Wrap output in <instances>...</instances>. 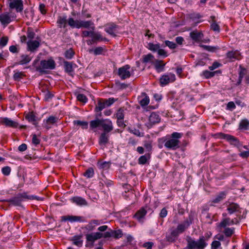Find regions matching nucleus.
Here are the masks:
<instances>
[{
	"instance_id": "nucleus-1",
	"label": "nucleus",
	"mask_w": 249,
	"mask_h": 249,
	"mask_svg": "<svg viewBox=\"0 0 249 249\" xmlns=\"http://www.w3.org/2000/svg\"><path fill=\"white\" fill-rule=\"evenodd\" d=\"M90 128L91 129L96 128L99 126H101L104 132L103 133H109L113 129L112 122L109 119H97L90 122Z\"/></svg>"
},
{
	"instance_id": "nucleus-2",
	"label": "nucleus",
	"mask_w": 249,
	"mask_h": 249,
	"mask_svg": "<svg viewBox=\"0 0 249 249\" xmlns=\"http://www.w3.org/2000/svg\"><path fill=\"white\" fill-rule=\"evenodd\" d=\"M26 199L43 200V198L36 196L28 195L27 193L24 192L18 194L14 197L8 200L7 201L15 206H21V202Z\"/></svg>"
},
{
	"instance_id": "nucleus-3",
	"label": "nucleus",
	"mask_w": 249,
	"mask_h": 249,
	"mask_svg": "<svg viewBox=\"0 0 249 249\" xmlns=\"http://www.w3.org/2000/svg\"><path fill=\"white\" fill-rule=\"evenodd\" d=\"M182 136V134L178 132H174L171 134V138L165 141L164 146L170 149L176 150L179 147V141L180 139Z\"/></svg>"
},
{
	"instance_id": "nucleus-4",
	"label": "nucleus",
	"mask_w": 249,
	"mask_h": 249,
	"mask_svg": "<svg viewBox=\"0 0 249 249\" xmlns=\"http://www.w3.org/2000/svg\"><path fill=\"white\" fill-rule=\"evenodd\" d=\"M205 241L204 236H201L197 241L188 237L187 239V246L184 249H203L207 245Z\"/></svg>"
},
{
	"instance_id": "nucleus-5",
	"label": "nucleus",
	"mask_w": 249,
	"mask_h": 249,
	"mask_svg": "<svg viewBox=\"0 0 249 249\" xmlns=\"http://www.w3.org/2000/svg\"><path fill=\"white\" fill-rule=\"evenodd\" d=\"M55 67V63L54 61L50 58L48 60H43L40 61V66L36 68V71L40 72H43V70L50 69L53 70Z\"/></svg>"
},
{
	"instance_id": "nucleus-6",
	"label": "nucleus",
	"mask_w": 249,
	"mask_h": 249,
	"mask_svg": "<svg viewBox=\"0 0 249 249\" xmlns=\"http://www.w3.org/2000/svg\"><path fill=\"white\" fill-rule=\"evenodd\" d=\"M195 213L191 212L188 218L181 224H179L178 227V230L181 233L183 232L189 226L192 224L195 217Z\"/></svg>"
},
{
	"instance_id": "nucleus-7",
	"label": "nucleus",
	"mask_w": 249,
	"mask_h": 249,
	"mask_svg": "<svg viewBox=\"0 0 249 249\" xmlns=\"http://www.w3.org/2000/svg\"><path fill=\"white\" fill-rule=\"evenodd\" d=\"M219 138L226 139L227 141L230 142L231 144L234 145L238 148H240L242 146L240 142L235 137L223 133H219Z\"/></svg>"
},
{
	"instance_id": "nucleus-8",
	"label": "nucleus",
	"mask_w": 249,
	"mask_h": 249,
	"mask_svg": "<svg viewBox=\"0 0 249 249\" xmlns=\"http://www.w3.org/2000/svg\"><path fill=\"white\" fill-rule=\"evenodd\" d=\"M130 67L128 65H126L118 69V75L122 79H125L130 77L131 72L129 71Z\"/></svg>"
},
{
	"instance_id": "nucleus-9",
	"label": "nucleus",
	"mask_w": 249,
	"mask_h": 249,
	"mask_svg": "<svg viewBox=\"0 0 249 249\" xmlns=\"http://www.w3.org/2000/svg\"><path fill=\"white\" fill-rule=\"evenodd\" d=\"M176 80V76L172 73H169L162 75L160 78V83L162 86H165Z\"/></svg>"
},
{
	"instance_id": "nucleus-10",
	"label": "nucleus",
	"mask_w": 249,
	"mask_h": 249,
	"mask_svg": "<svg viewBox=\"0 0 249 249\" xmlns=\"http://www.w3.org/2000/svg\"><path fill=\"white\" fill-rule=\"evenodd\" d=\"M160 120L159 115L155 112H152L149 117V122L145 124V125L148 128H151L153 125L159 123Z\"/></svg>"
},
{
	"instance_id": "nucleus-11",
	"label": "nucleus",
	"mask_w": 249,
	"mask_h": 249,
	"mask_svg": "<svg viewBox=\"0 0 249 249\" xmlns=\"http://www.w3.org/2000/svg\"><path fill=\"white\" fill-rule=\"evenodd\" d=\"M15 18V16L14 15L5 13L0 15V21L3 25H7L12 20L11 18Z\"/></svg>"
},
{
	"instance_id": "nucleus-12",
	"label": "nucleus",
	"mask_w": 249,
	"mask_h": 249,
	"mask_svg": "<svg viewBox=\"0 0 249 249\" xmlns=\"http://www.w3.org/2000/svg\"><path fill=\"white\" fill-rule=\"evenodd\" d=\"M11 9L16 8L17 12H20L23 10V5L21 0H14L9 3Z\"/></svg>"
},
{
	"instance_id": "nucleus-13",
	"label": "nucleus",
	"mask_w": 249,
	"mask_h": 249,
	"mask_svg": "<svg viewBox=\"0 0 249 249\" xmlns=\"http://www.w3.org/2000/svg\"><path fill=\"white\" fill-rule=\"evenodd\" d=\"M58 120V118L53 116H50L46 120L44 121V126L47 129L51 128V126L57 123Z\"/></svg>"
},
{
	"instance_id": "nucleus-14",
	"label": "nucleus",
	"mask_w": 249,
	"mask_h": 249,
	"mask_svg": "<svg viewBox=\"0 0 249 249\" xmlns=\"http://www.w3.org/2000/svg\"><path fill=\"white\" fill-rule=\"evenodd\" d=\"M225 204L227 207V211L230 214L238 212L239 210V206L236 203L227 201Z\"/></svg>"
},
{
	"instance_id": "nucleus-15",
	"label": "nucleus",
	"mask_w": 249,
	"mask_h": 249,
	"mask_svg": "<svg viewBox=\"0 0 249 249\" xmlns=\"http://www.w3.org/2000/svg\"><path fill=\"white\" fill-rule=\"evenodd\" d=\"M117 28L118 27L114 23H110L106 25L105 31L112 36H116Z\"/></svg>"
},
{
	"instance_id": "nucleus-16",
	"label": "nucleus",
	"mask_w": 249,
	"mask_h": 249,
	"mask_svg": "<svg viewBox=\"0 0 249 249\" xmlns=\"http://www.w3.org/2000/svg\"><path fill=\"white\" fill-rule=\"evenodd\" d=\"M27 49L31 52L36 51L40 46V43L37 40H29L27 42Z\"/></svg>"
},
{
	"instance_id": "nucleus-17",
	"label": "nucleus",
	"mask_w": 249,
	"mask_h": 249,
	"mask_svg": "<svg viewBox=\"0 0 249 249\" xmlns=\"http://www.w3.org/2000/svg\"><path fill=\"white\" fill-rule=\"evenodd\" d=\"M102 235V233L98 232L91 233L86 235V239L88 241L93 243L95 240L101 238Z\"/></svg>"
},
{
	"instance_id": "nucleus-18",
	"label": "nucleus",
	"mask_w": 249,
	"mask_h": 249,
	"mask_svg": "<svg viewBox=\"0 0 249 249\" xmlns=\"http://www.w3.org/2000/svg\"><path fill=\"white\" fill-rule=\"evenodd\" d=\"M1 124L7 126L17 127L18 126V123L8 118H3L1 120Z\"/></svg>"
},
{
	"instance_id": "nucleus-19",
	"label": "nucleus",
	"mask_w": 249,
	"mask_h": 249,
	"mask_svg": "<svg viewBox=\"0 0 249 249\" xmlns=\"http://www.w3.org/2000/svg\"><path fill=\"white\" fill-rule=\"evenodd\" d=\"M234 224L233 219L231 220L229 217L222 218L220 223L219 224V227L225 228L228 226H230Z\"/></svg>"
},
{
	"instance_id": "nucleus-20",
	"label": "nucleus",
	"mask_w": 249,
	"mask_h": 249,
	"mask_svg": "<svg viewBox=\"0 0 249 249\" xmlns=\"http://www.w3.org/2000/svg\"><path fill=\"white\" fill-rule=\"evenodd\" d=\"M71 200L73 203L80 206H86L88 204L87 201L84 198L80 196L73 197L71 198Z\"/></svg>"
},
{
	"instance_id": "nucleus-21",
	"label": "nucleus",
	"mask_w": 249,
	"mask_h": 249,
	"mask_svg": "<svg viewBox=\"0 0 249 249\" xmlns=\"http://www.w3.org/2000/svg\"><path fill=\"white\" fill-rule=\"evenodd\" d=\"M191 38L196 42H199L203 38V34L197 31H193L190 33Z\"/></svg>"
},
{
	"instance_id": "nucleus-22",
	"label": "nucleus",
	"mask_w": 249,
	"mask_h": 249,
	"mask_svg": "<svg viewBox=\"0 0 249 249\" xmlns=\"http://www.w3.org/2000/svg\"><path fill=\"white\" fill-rule=\"evenodd\" d=\"M107 106L105 101H102L101 99L99 100L97 105H96L95 108V110L97 112H100L98 116H97V117H100L101 116V111L105 108Z\"/></svg>"
},
{
	"instance_id": "nucleus-23",
	"label": "nucleus",
	"mask_w": 249,
	"mask_h": 249,
	"mask_svg": "<svg viewBox=\"0 0 249 249\" xmlns=\"http://www.w3.org/2000/svg\"><path fill=\"white\" fill-rule=\"evenodd\" d=\"M227 57L233 61L240 59V53L237 51L229 52L227 53Z\"/></svg>"
},
{
	"instance_id": "nucleus-24",
	"label": "nucleus",
	"mask_w": 249,
	"mask_h": 249,
	"mask_svg": "<svg viewBox=\"0 0 249 249\" xmlns=\"http://www.w3.org/2000/svg\"><path fill=\"white\" fill-rule=\"evenodd\" d=\"M77 28H80L82 27L89 29L91 26L93 25V23L91 21H83L79 20Z\"/></svg>"
},
{
	"instance_id": "nucleus-25",
	"label": "nucleus",
	"mask_w": 249,
	"mask_h": 249,
	"mask_svg": "<svg viewBox=\"0 0 249 249\" xmlns=\"http://www.w3.org/2000/svg\"><path fill=\"white\" fill-rule=\"evenodd\" d=\"M240 71L239 73V77L238 81L237 82L238 85L240 84V83H241L242 79L243 78H245L246 75H248L249 74L248 71L246 69L242 68L241 66H240Z\"/></svg>"
},
{
	"instance_id": "nucleus-26",
	"label": "nucleus",
	"mask_w": 249,
	"mask_h": 249,
	"mask_svg": "<svg viewBox=\"0 0 249 249\" xmlns=\"http://www.w3.org/2000/svg\"><path fill=\"white\" fill-rule=\"evenodd\" d=\"M107 133H102L99 138V143L100 145H105L108 141Z\"/></svg>"
},
{
	"instance_id": "nucleus-27",
	"label": "nucleus",
	"mask_w": 249,
	"mask_h": 249,
	"mask_svg": "<svg viewBox=\"0 0 249 249\" xmlns=\"http://www.w3.org/2000/svg\"><path fill=\"white\" fill-rule=\"evenodd\" d=\"M155 69L158 71H162L164 69V67L165 64L163 63L161 60H156L154 63Z\"/></svg>"
},
{
	"instance_id": "nucleus-28",
	"label": "nucleus",
	"mask_w": 249,
	"mask_h": 249,
	"mask_svg": "<svg viewBox=\"0 0 249 249\" xmlns=\"http://www.w3.org/2000/svg\"><path fill=\"white\" fill-rule=\"evenodd\" d=\"M146 213V211L144 208H142L135 214V217L139 221H141V219L145 216Z\"/></svg>"
},
{
	"instance_id": "nucleus-29",
	"label": "nucleus",
	"mask_w": 249,
	"mask_h": 249,
	"mask_svg": "<svg viewBox=\"0 0 249 249\" xmlns=\"http://www.w3.org/2000/svg\"><path fill=\"white\" fill-rule=\"evenodd\" d=\"M97 166L100 169L102 170H107L109 168L110 166V162L105 161L103 162H98L97 163Z\"/></svg>"
},
{
	"instance_id": "nucleus-30",
	"label": "nucleus",
	"mask_w": 249,
	"mask_h": 249,
	"mask_svg": "<svg viewBox=\"0 0 249 249\" xmlns=\"http://www.w3.org/2000/svg\"><path fill=\"white\" fill-rule=\"evenodd\" d=\"M25 118L29 122H32L34 125L37 126V123L36 122V117L33 113L28 114Z\"/></svg>"
},
{
	"instance_id": "nucleus-31",
	"label": "nucleus",
	"mask_w": 249,
	"mask_h": 249,
	"mask_svg": "<svg viewBox=\"0 0 249 249\" xmlns=\"http://www.w3.org/2000/svg\"><path fill=\"white\" fill-rule=\"evenodd\" d=\"M142 97L143 98L140 101V104L142 106H145L147 105L149 103V99L148 97L146 95V93L142 92L141 95Z\"/></svg>"
},
{
	"instance_id": "nucleus-32",
	"label": "nucleus",
	"mask_w": 249,
	"mask_h": 249,
	"mask_svg": "<svg viewBox=\"0 0 249 249\" xmlns=\"http://www.w3.org/2000/svg\"><path fill=\"white\" fill-rule=\"evenodd\" d=\"M81 235L74 236L71 239L73 244L78 247H81L82 245V240H81Z\"/></svg>"
},
{
	"instance_id": "nucleus-33",
	"label": "nucleus",
	"mask_w": 249,
	"mask_h": 249,
	"mask_svg": "<svg viewBox=\"0 0 249 249\" xmlns=\"http://www.w3.org/2000/svg\"><path fill=\"white\" fill-rule=\"evenodd\" d=\"M57 22L59 24L60 27H66L67 22V17H59L58 18Z\"/></svg>"
},
{
	"instance_id": "nucleus-34",
	"label": "nucleus",
	"mask_w": 249,
	"mask_h": 249,
	"mask_svg": "<svg viewBox=\"0 0 249 249\" xmlns=\"http://www.w3.org/2000/svg\"><path fill=\"white\" fill-rule=\"evenodd\" d=\"M64 65L65 71L67 72L70 73L72 72L73 68L72 63L65 61L64 62Z\"/></svg>"
},
{
	"instance_id": "nucleus-35",
	"label": "nucleus",
	"mask_w": 249,
	"mask_h": 249,
	"mask_svg": "<svg viewBox=\"0 0 249 249\" xmlns=\"http://www.w3.org/2000/svg\"><path fill=\"white\" fill-rule=\"evenodd\" d=\"M21 60L18 62L19 64L23 65L28 63L31 60V58L27 55L23 54L21 56Z\"/></svg>"
},
{
	"instance_id": "nucleus-36",
	"label": "nucleus",
	"mask_w": 249,
	"mask_h": 249,
	"mask_svg": "<svg viewBox=\"0 0 249 249\" xmlns=\"http://www.w3.org/2000/svg\"><path fill=\"white\" fill-rule=\"evenodd\" d=\"M79 20H74L73 18H69L68 20V23L69 25H70L72 28H76L78 27V24Z\"/></svg>"
},
{
	"instance_id": "nucleus-37",
	"label": "nucleus",
	"mask_w": 249,
	"mask_h": 249,
	"mask_svg": "<svg viewBox=\"0 0 249 249\" xmlns=\"http://www.w3.org/2000/svg\"><path fill=\"white\" fill-rule=\"evenodd\" d=\"M73 124L81 126L83 129H87L88 127V123L86 121H74Z\"/></svg>"
},
{
	"instance_id": "nucleus-38",
	"label": "nucleus",
	"mask_w": 249,
	"mask_h": 249,
	"mask_svg": "<svg viewBox=\"0 0 249 249\" xmlns=\"http://www.w3.org/2000/svg\"><path fill=\"white\" fill-rule=\"evenodd\" d=\"M84 175L88 178H92L94 175L93 169L91 167L88 168L84 173Z\"/></svg>"
},
{
	"instance_id": "nucleus-39",
	"label": "nucleus",
	"mask_w": 249,
	"mask_h": 249,
	"mask_svg": "<svg viewBox=\"0 0 249 249\" xmlns=\"http://www.w3.org/2000/svg\"><path fill=\"white\" fill-rule=\"evenodd\" d=\"M217 71H205L203 72V75L206 78H209L213 77L216 73H217Z\"/></svg>"
},
{
	"instance_id": "nucleus-40",
	"label": "nucleus",
	"mask_w": 249,
	"mask_h": 249,
	"mask_svg": "<svg viewBox=\"0 0 249 249\" xmlns=\"http://www.w3.org/2000/svg\"><path fill=\"white\" fill-rule=\"evenodd\" d=\"M113 237L115 238L118 239L121 238L123 235V232L121 230L112 231Z\"/></svg>"
},
{
	"instance_id": "nucleus-41",
	"label": "nucleus",
	"mask_w": 249,
	"mask_h": 249,
	"mask_svg": "<svg viewBox=\"0 0 249 249\" xmlns=\"http://www.w3.org/2000/svg\"><path fill=\"white\" fill-rule=\"evenodd\" d=\"M149 159V155H143L141 156L139 159V163L141 164H145L147 160Z\"/></svg>"
},
{
	"instance_id": "nucleus-42",
	"label": "nucleus",
	"mask_w": 249,
	"mask_h": 249,
	"mask_svg": "<svg viewBox=\"0 0 249 249\" xmlns=\"http://www.w3.org/2000/svg\"><path fill=\"white\" fill-rule=\"evenodd\" d=\"M159 48H160L159 44H154L151 43L148 44V48L152 51L156 52L158 51Z\"/></svg>"
},
{
	"instance_id": "nucleus-43",
	"label": "nucleus",
	"mask_w": 249,
	"mask_h": 249,
	"mask_svg": "<svg viewBox=\"0 0 249 249\" xmlns=\"http://www.w3.org/2000/svg\"><path fill=\"white\" fill-rule=\"evenodd\" d=\"M154 58V56L149 53L147 55H144L143 56V60L142 62L143 63H147L150 62L151 60H152Z\"/></svg>"
},
{
	"instance_id": "nucleus-44",
	"label": "nucleus",
	"mask_w": 249,
	"mask_h": 249,
	"mask_svg": "<svg viewBox=\"0 0 249 249\" xmlns=\"http://www.w3.org/2000/svg\"><path fill=\"white\" fill-rule=\"evenodd\" d=\"M225 230L223 231V232L225 233V235L228 237L231 236L233 233V228H225Z\"/></svg>"
},
{
	"instance_id": "nucleus-45",
	"label": "nucleus",
	"mask_w": 249,
	"mask_h": 249,
	"mask_svg": "<svg viewBox=\"0 0 249 249\" xmlns=\"http://www.w3.org/2000/svg\"><path fill=\"white\" fill-rule=\"evenodd\" d=\"M74 52L71 49H69L68 50H67L65 53V56L67 59H71L73 55H74Z\"/></svg>"
},
{
	"instance_id": "nucleus-46",
	"label": "nucleus",
	"mask_w": 249,
	"mask_h": 249,
	"mask_svg": "<svg viewBox=\"0 0 249 249\" xmlns=\"http://www.w3.org/2000/svg\"><path fill=\"white\" fill-rule=\"evenodd\" d=\"M77 99L78 101L84 103H86L88 100L86 96L83 94H78L77 95Z\"/></svg>"
},
{
	"instance_id": "nucleus-47",
	"label": "nucleus",
	"mask_w": 249,
	"mask_h": 249,
	"mask_svg": "<svg viewBox=\"0 0 249 249\" xmlns=\"http://www.w3.org/2000/svg\"><path fill=\"white\" fill-rule=\"evenodd\" d=\"M165 44L166 46H168L171 49H175L177 47V45L175 43L169 40H166L165 41Z\"/></svg>"
},
{
	"instance_id": "nucleus-48",
	"label": "nucleus",
	"mask_w": 249,
	"mask_h": 249,
	"mask_svg": "<svg viewBox=\"0 0 249 249\" xmlns=\"http://www.w3.org/2000/svg\"><path fill=\"white\" fill-rule=\"evenodd\" d=\"M23 76L24 74L23 72H17L14 74L13 78L15 80L19 81Z\"/></svg>"
},
{
	"instance_id": "nucleus-49",
	"label": "nucleus",
	"mask_w": 249,
	"mask_h": 249,
	"mask_svg": "<svg viewBox=\"0 0 249 249\" xmlns=\"http://www.w3.org/2000/svg\"><path fill=\"white\" fill-rule=\"evenodd\" d=\"M69 221L71 222L80 221L82 217L78 216L68 215Z\"/></svg>"
},
{
	"instance_id": "nucleus-50",
	"label": "nucleus",
	"mask_w": 249,
	"mask_h": 249,
	"mask_svg": "<svg viewBox=\"0 0 249 249\" xmlns=\"http://www.w3.org/2000/svg\"><path fill=\"white\" fill-rule=\"evenodd\" d=\"M53 96V94L50 91L47 90L44 94V99L46 101H49Z\"/></svg>"
},
{
	"instance_id": "nucleus-51",
	"label": "nucleus",
	"mask_w": 249,
	"mask_h": 249,
	"mask_svg": "<svg viewBox=\"0 0 249 249\" xmlns=\"http://www.w3.org/2000/svg\"><path fill=\"white\" fill-rule=\"evenodd\" d=\"M105 39L106 38H103L101 35L99 33L97 32L95 33L93 37H92V40H103Z\"/></svg>"
},
{
	"instance_id": "nucleus-52",
	"label": "nucleus",
	"mask_w": 249,
	"mask_h": 249,
	"mask_svg": "<svg viewBox=\"0 0 249 249\" xmlns=\"http://www.w3.org/2000/svg\"><path fill=\"white\" fill-rule=\"evenodd\" d=\"M249 124V122L246 120H242L240 123V127L241 128L247 129Z\"/></svg>"
},
{
	"instance_id": "nucleus-53",
	"label": "nucleus",
	"mask_w": 249,
	"mask_h": 249,
	"mask_svg": "<svg viewBox=\"0 0 249 249\" xmlns=\"http://www.w3.org/2000/svg\"><path fill=\"white\" fill-rule=\"evenodd\" d=\"M103 48L102 47H98L96 48L94 50H90L89 52H91L92 51H93L95 55H99L102 53L103 51Z\"/></svg>"
},
{
	"instance_id": "nucleus-54",
	"label": "nucleus",
	"mask_w": 249,
	"mask_h": 249,
	"mask_svg": "<svg viewBox=\"0 0 249 249\" xmlns=\"http://www.w3.org/2000/svg\"><path fill=\"white\" fill-rule=\"evenodd\" d=\"M200 46L204 49L205 50L209 52H213L216 51V48L215 47H212L207 45H200Z\"/></svg>"
},
{
	"instance_id": "nucleus-55",
	"label": "nucleus",
	"mask_w": 249,
	"mask_h": 249,
	"mask_svg": "<svg viewBox=\"0 0 249 249\" xmlns=\"http://www.w3.org/2000/svg\"><path fill=\"white\" fill-rule=\"evenodd\" d=\"M116 117L118 120H123L124 118V114L123 112V110L121 109H119L117 113H116Z\"/></svg>"
},
{
	"instance_id": "nucleus-56",
	"label": "nucleus",
	"mask_w": 249,
	"mask_h": 249,
	"mask_svg": "<svg viewBox=\"0 0 249 249\" xmlns=\"http://www.w3.org/2000/svg\"><path fill=\"white\" fill-rule=\"evenodd\" d=\"M10 172L11 168L9 166H5L2 168V172L5 176L9 175L10 173Z\"/></svg>"
},
{
	"instance_id": "nucleus-57",
	"label": "nucleus",
	"mask_w": 249,
	"mask_h": 249,
	"mask_svg": "<svg viewBox=\"0 0 249 249\" xmlns=\"http://www.w3.org/2000/svg\"><path fill=\"white\" fill-rule=\"evenodd\" d=\"M8 40V38L7 36L2 37L0 40V44L1 47H4L6 45Z\"/></svg>"
},
{
	"instance_id": "nucleus-58",
	"label": "nucleus",
	"mask_w": 249,
	"mask_h": 249,
	"mask_svg": "<svg viewBox=\"0 0 249 249\" xmlns=\"http://www.w3.org/2000/svg\"><path fill=\"white\" fill-rule=\"evenodd\" d=\"M235 108V103L233 102H230L228 103L227 108L230 110H233Z\"/></svg>"
},
{
	"instance_id": "nucleus-59",
	"label": "nucleus",
	"mask_w": 249,
	"mask_h": 249,
	"mask_svg": "<svg viewBox=\"0 0 249 249\" xmlns=\"http://www.w3.org/2000/svg\"><path fill=\"white\" fill-rule=\"evenodd\" d=\"M32 142L35 145L38 144L40 143V140L37 138L36 134L33 135Z\"/></svg>"
},
{
	"instance_id": "nucleus-60",
	"label": "nucleus",
	"mask_w": 249,
	"mask_h": 249,
	"mask_svg": "<svg viewBox=\"0 0 249 249\" xmlns=\"http://www.w3.org/2000/svg\"><path fill=\"white\" fill-rule=\"evenodd\" d=\"M107 107L111 106L115 102L113 98H110L108 100H104Z\"/></svg>"
},
{
	"instance_id": "nucleus-61",
	"label": "nucleus",
	"mask_w": 249,
	"mask_h": 249,
	"mask_svg": "<svg viewBox=\"0 0 249 249\" xmlns=\"http://www.w3.org/2000/svg\"><path fill=\"white\" fill-rule=\"evenodd\" d=\"M158 53L159 55L163 57H166L167 56V53L164 50L160 49V48H159L158 50Z\"/></svg>"
},
{
	"instance_id": "nucleus-62",
	"label": "nucleus",
	"mask_w": 249,
	"mask_h": 249,
	"mask_svg": "<svg viewBox=\"0 0 249 249\" xmlns=\"http://www.w3.org/2000/svg\"><path fill=\"white\" fill-rule=\"evenodd\" d=\"M27 145L25 143H22L18 146V149L20 152H23L27 149Z\"/></svg>"
},
{
	"instance_id": "nucleus-63",
	"label": "nucleus",
	"mask_w": 249,
	"mask_h": 249,
	"mask_svg": "<svg viewBox=\"0 0 249 249\" xmlns=\"http://www.w3.org/2000/svg\"><path fill=\"white\" fill-rule=\"evenodd\" d=\"M144 146L148 151H150L152 150V144L151 142H146L144 143Z\"/></svg>"
},
{
	"instance_id": "nucleus-64",
	"label": "nucleus",
	"mask_w": 249,
	"mask_h": 249,
	"mask_svg": "<svg viewBox=\"0 0 249 249\" xmlns=\"http://www.w3.org/2000/svg\"><path fill=\"white\" fill-rule=\"evenodd\" d=\"M240 157L246 158L249 156V151L242 152L239 154Z\"/></svg>"
}]
</instances>
